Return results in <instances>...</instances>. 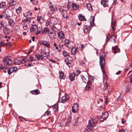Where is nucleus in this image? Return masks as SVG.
I'll list each match as a JSON object with an SVG mask.
<instances>
[{
	"instance_id": "f257e3e1",
	"label": "nucleus",
	"mask_w": 132,
	"mask_h": 132,
	"mask_svg": "<svg viewBox=\"0 0 132 132\" xmlns=\"http://www.w3.org/2000/svg\"><path fill=\"white\" fill-rule=\"evenodd\" d=\"M100 63L101 69L102 71L103 74V82L105 84V85L106 86L107 85L106 83L107 81L106 80L108 78L107 75V73L105 70L104 69V67L105 65V57L104 54L100 55Z\"/></svg>"
},
{
	"instance_id": "f03ea898",
	"label": "nucleus",
	"mask_w": 132,
	"mask_h": 132,
	"mask_svg": "<svg viewBox=\"0 0 132 132\" xmlns=\"http://www.w3.org/2000/svg\"><path fill=\"white\" fill-rule=\"evenodd\" d=\"M25 18L22 21L25 22L23 24V27L24 30H27L30 27L29 23H30L31 21V18L29 17H25Z\"/></svg>"
},
{
	"instance_id": "7ed1b4c3",
	"label": "nucleus",
	"mask_w": 132,
	"mask_h": 132,
	"mask_svg": "<svg viewBox=\"0 0 132 132\" xmlns=\"http://www.w3.org/2000/svg\"><path fill=\"white\" fill-rule=\"evenodd\" d=\"M40 29H38L37 26L36 24L33 25L32 27L30 28V32H31L33 33L36 32V34L37 35L40 34L41 31V29L39 27Z\"/></svg>"
},
{
	"instance_id": "20e7f679",
	"label": "nucleus",
	"mask_w": 132,
	"mask_h": 132,
	"mask_svg": "<svg viewBox=\"0 0 132 132\" xmlns=\"http://www.w3.org/2000/svg\"><path fill=\"white\" fill-rule=\"evenodd\" d=\"M94 121L93 119L89 120L88 124L86 128L85 129L84 132H90V131L92 128L93 126H94Z\"/></svg>"
},
{
	"instance_id": "39448f33",
	"label": "nucleus",
	"mask_w": 132,
	"mask_h": 132,
	"mask_svg": "<svg viewBox=\"0 0 132 132\" xmlns=\"http://www.w3.org/2000/svg\"><path fill=\"white\" fill-rule=\"evenodd\" d=\"M3 62L5 65L9 66L12 63L11 60L7 57L4 58L3 60Z\"/></svg>"
},
{
	"instance_id": "423d86ee",
	"label": "nucleus",
	"mask_w": 132,
	"mask_h": 132,
	"mask_svg": "<svg viewBox=\"0 0 132 132\" xmlns=\"http://www.w3.org/2000/svg\"><path fill=\"white\" fill-rule=\"evenodd\" d=\"M115 38L116 37L114 35H112L111 36H110V35L109 34H108L106 35L107 40L108 41L113 42L114 43H116L115 39Z\"/></svg>"
},
{
	"instance_id": "0eeeda50",
	"label": "nucleus",
	"mask_w": 132,
	"mask_h": 132,
	"mask_svg": "<svg viewBox=\"0 0 132 132\" xmlns=\"http://www.w3.org/2000/svg\"><path fill=\"white\" fill-rule=\"evenodd\" d=\"M79 106L78 104L77 103L75 104L72 108V112L73 113H77L79 110Z\"/></svg>"
},
{
	"instance_id": "6e6552de",
	"label": "nucleus",
	"mask_w": 132,
	"mask_h": 132,
	"mask_svg": "<svg viewBox=\"0 0 132 132\" xmlns=\"http://www.w3.org/2000/svg\"><path fill=\"white\" fill-rule=\"evenodd\" d=\"M111 20V26L112 31L113 32V33H114V32L115 31V28L116 26V20L113 17H112Z\"/></svg>"
},
{
	"instance_id": "1a4fd4ad",
	"label": "nucleus",
	"mask_w": 132,
	"mask_h": 132,
	"mask_svg": "<svg viewBox=\"0 0 132 132\" xmlns=\"http://www.w3.org/2000/svg\"><path fill=\"white\" fill-rule=\"evenodd\" d=\"M108 116V113L107 112H105L103 114L102 117L100 118V120L101 122H103L106 119Z\"/></svg>"
},
{
	"instance_id": "9d476101",
	"label": "nucleus",
	"mask_w": 132,
	"mask_h": 132,
	"mask_svg": "<svg viewBox=\"0 0 132 132\" xmlns=\"http://www.w3.org/2000/svg\"><path fill=\"white\" fill-rule=\"evenodd\" d=\"M18 69L16 67H12L9 69L8 70V73L9 75H10L14 71H16Z\"/></svg>"
},
{
	"instance_id": "9b49d317",
	"label": "nucleus",
	"mask_w": 132,
	"mask_h": 132,
	"mask_svg": "<svg viewBox=\"0 0 132 132\" xmlns=\"http://www.w3.org/2000/svg\"><path fill=\"white\" fill-rule=\"evenodd\" d=\"M71 42L68 39H65L64 40V45L69 48H71L72 45L71 44Z\"/></svg>"
},
{
	"instance_id": "f8f14e48",
	"label": "nucleus",
	"mask_w": 132,
	"mask_h": 132,
	"mask_svg": "<svg viewBox=\"0 0 132 132\" xmlns=\"http://www.w3.org/2000/svg\"><path fill=\"white\" fill-rule=\"evenodd\" d=\"M50 38L52 40H54L56 37V34L55 32H51L48 34Z\"/></svg>"
},
{
	"instance_id": "ddd939ff",
	"label": "nucleus",
	"mask_w": 132,
	"mask_h": 132,
	"mask_svg": "<svg viewBox=\"0 0 132 132\" xmlns=\"http://www.w3.org/2000/svg\"><path fill=\"white\" fill-rule=\"evenodd\" d=\"M112 49L113 52L114 53H119L120 51V49L118 48L117 46L112 47Z\"/></svg>"
},
{
	"instance_id": "4468645a",
	"label": "nucleus",
	"mask_w": 132,
	"mask_h": 132,
	"mask_svg": "<svg viewBox=\"0 0 132 132\" xmlns=\"http://www.w3.org/2000/svg\"><path fill=\"white\" fill-rule=\"evenodd\" d=\"M108 0H102L101 1V4L104 7L108 6L109 3Z\"/></svg>"
},
{
	"instance_id": "2eb2a0df",
	"label": "nucleus",
	"mask_w": 132,
	"mask_h": 132,
	"mask_svg": "<svg viewBox=\"0 0 132 132\" xmlns=\"http://www.w3.org/2000/svg\"><path fill=\"white\" fill-rule=\"evenodd\" d=\"M49 31L50 29L46 27H45L43 29L42 34L44 35H46L47 34H48Z\"/></svg>"
},
{
	"instance_id": "dca6fc26",
	"label": "nucleus",
	"mask_w": 132,
	"mask_h": 132,
	"mask_svg": "<svg viewBox=\"0 0 132 132\" xmlns=\"http://www.w3.org/2000/svg\"><path fill=\"white\" fill-rule=\"evenodd\" d=\"M78 50V48L76 47H74L71 48V52L72 54L73 55H75Z\"/></svg>"
},
{
	"instance_id": "f3484780",
	"label": "nucleus",
	"mask_w": 132,
	"mask_h": 132,
	"mask_svg": "<svg viewBox=\"0 0 132 132\" xmlns=\"http://www.w3.org/2000/svg\"><path fill=\"white\" fill-rule=\"evenodd\" d=\"M76 76V74L74 72L71 73L69 75V78L71 81H73L75 80V77Z\"/></svg>"
},
{
	"instance_id": "a211bd4d",
	"label": "nucleus",
	"mask_w": 132,
	"mask_h": 132,
	"mask_svg": "<svg viewBox=\"0 0 132 132\" xmlns=\"http://www.w3.org/2000/svg\"><path fill=\"white\" fill-rule=\"evenodd\" d=\"M3 31L4 34L6 35H8L10 32V29L5 28H3Z\"/></svg>"
},
{
	"instance_id": "6ab92c4d",
	"label": "nucleus",
	"mask_w": 132,
	"mask_h": 132,
	"mask_svg": "<svg viewBox=\"0 0 132 132\" xmlns=\"http://www.w3.org/2000/svg\"><path fill=\"white\" fill-rule=\"evenodd\" d=\"M73 10H77L79 7L78 5L76 3H73L71 4Z\"/></svg>"
},
{
	"instance_id": "aec40b11",
	"label": "nucleus",
	"mask_w": 132,
	"mask_h": 132,
	"mask_svg": "<svg viewBox=\"0 0 132 132\" xmlns=\"http://www.w3.org/2000/svg\"><path fill=\"white\" fill-rule=\"evenodd\" d=\"M83 29L84 32L85 33H89L90 29L88 26H84Z\"/></svg>"
},
{
	"instance_id": "412c9836",
	"label": "nucleus",
	"mask_w": 132,
	"mask_h": 132,
	"mask_svg": "<svg viewBox=\"0 0 132 132\" xmlns=\"http://www.w3.org/2000/svg\"><path fill=\"white\" fill-rule=\"evenodd\" d=\"M42 43L45 47H47L50 48V44L46 41L43 40L42 42Z\"/></svg>"
},
{
	"instance_id": "4be33fe9",
	"label": "nucleus",
	"mask_w": 132,
	"mask_h": 132,
	"mask_svg": "<svg viewBox=\"0 0 132 132\" xmlns=\"http://www.w3.org/2000/svg\"><path fill=\"white\" fill-rule=\"evenodd\" d=\"M30 93L32 94L37 95L40 94V92L39 89H37L31 91Z\"/></svg>"
},
{
	"instance_id": "5701e85b",
	"label": "nucleus",
	"mask_w": 132,
	"mask_h": 132,
	"mask_svg": "<svg viewBox=\"0 0 132 132\" xmlns=\"http://www.w3.org/2000/svg\"><path fill=\"white\" fill-rule=\"evenodd\" d=\"M68 95L63 96L61 99V102L63 103L66 102L68 99Z\"/></svg>"
},
{
	"instance_id": "b1692460",
	"label": "nucleus",
	"mask_w": 132,
	"mask_h": 132,
	"mask_svg": "<svg viewBox=\"0 0 132 132\" xmlns=\"http://www.w3.org/2000/svg\"><path fill=\"white\" fill-rule=\"evenodd\" d=\"M49 5H50V8L51 11L54 12L56 10V7L54 6L53 4H52L51 2H50Z\"/></svg>"
},
{
	"instance_id": "393cba45",
	"label": "nucleus",
	"mask_w": 132,
	"mask_h": 132,
	"mask_svg": "<svg viewBox=\"0 0 132 132\" xmlns=\"http://www.w3.org/2000/svg\"><path fill=\"white\" fill-rule=\"evenodd\" d=\"M58 36L61 39H63L64 38V34L62 32L58 33Z\"/></svg>"
},
{
	"instance_id": "a878e982",
	"label": "nucleus",
	"mask_w": 132,
	"mask_h": 132,
	"mask_svg": "<svg viewBox=\"0 0 132 132\" xmlns=\"http://www.w3.org/2000/svg\"><path fill=\"white\" fill-rule=\"evenodd\" d=\"M42 55L43 56H44L45 57H47L49 56L50 55V54L48 52L43 51L41 53Z\"/></svg>"
},
{
	"instance_id": "bb28decb",
	"label": "nucleus",
	"mask_w": 132,
	"mask_h": 132,
	"mask_svg": "<svg viewBox=\"0 0 132 132\" xmlns=\"http://www.w3.org/2000/svg\"><path fill=\"white\" fill-rule=\"evenodd\" d=\"M9 25L11 27L14 26L15 24V22L13 19H9Z\"/></svg>"
},
{
	"instance_id": "cd10ccee",
	"label": "nucleus",
	"mask_w": 132,
	"mask_h": 132,
	"mask_svg": "<svg viewBox=\"0 0 132 132\" xmlns=\"http://www.w3.org/2000/svg\"><path fill=\"white\" fill-rule=\"evenodd\" d=\"M92 17L90 19V26L91 27H93L94 26V21L95 20V17Z\"/></svg>"
},
{
	"instance_id": "c85d7f7f",
	"label": "nucleus",
	"mask_w": 132,
	"mask_h": 132,
	"mask_svg": "<svg viewBox=\"0 0 132 132\" xmlns=\"http://www.w3.org/2000/svg\"><path fill=\"white\" fill-rule=\"evenodd\" d=\"M59 78L61 79H64L65 78L63 72L62 71L60 72Z\"/></svg>"
},
{
	"instance_id": "c756f323",
	"label": "nucleus",
	"mask_w": 132,
	"mask_h": 132,
	"mask_svg": "<svg viewBox=\"0 0 132 132\" xmlns=\"http://www.w3.org/2000/svg\"><path fill=\"white\" fill-rule=\"evenodd\" d=\"M35 57L38 60H42L44 58L42 55H41L39 54H36Z\"/></svg>"
},
{
	"instance_id": "7c9ffc66",
	"label": "nucleus",
	"mask_w": 132,
	"mask_h": 132,
	"mask_svg": "<svg viewBox=\"0 0 132 132\" xmlns=\"http://www.w3.org/2000/svg\"><path fill=\"white\" fill-rule=\"evenodd\" d=\"M66 7L65 6H61L59 7V9L60 11L61 12H66Z\"/></svg>"
},
{
	"instance_id": "2f4dec72",
	"label": "nucleus",
	"mask_w": 132,
	"mask_h": 132,
	"mask_svg": "<svg viewBox=\"0 0 132 132\" xmlns=\"http://www.w3.org/2000/svg\"><path fill=\"white\" fill-rule=\"evenodd\" d=\"M88 81H87V85L86 86L85 88L84 89V91L86 92L89 90L91 88L89 86L90 83H88Z\"/></svg>"
},
{
	"instance_id": "473e14b6",
	"label": "nucleus",
	"mask_w": 132,
	"mask_h": 132,
	"mask_svg": "<svg viewBox=\"0 0 132 132\" xmlns=\"http://www.w3.org/2000/svg\"><path fill=\"white\" fill-rule=\"evenodd\" d=\"M9 4L11 6H12L16 5V2L13 0H10Z\"/></svg>"
},
{
	"instance_id": "72a5a7b5",
	"label": "nucleus",
	"mask_w": 132,
	"mask_h": 132,
	"mask_svg": "<svg viewBox=\"0 0 132 132\" xmlns=\"http://www.w3.org/2000/svg\"><path fill=\"white\" fill-rule=\"evenodd\" d=\"M37 17V20L40 23H43L44 22V19L43 17Z\"/></svg>"
},
{
	"instance_id": "f704fd0d",
	"label": "nucleus",
	"mask_w": 132,
	"mask_h": 132,
	"mask_svg": "<svg viewBox=\"0 0 132 132\" xmlns=\"http://www.w3.org/2000/svg\"><path fill=\"white\" fill-rule=\"evenodd\" d=\"M87 9L89 11H91L92 10V5L90 4H88L86 5Z\"/></svg>"
},
{
	"instance_id": "c9c22d12",
	"label": "nucleus",
	"mask_w": 132,
	"mask_h": 132,
	"mask_svg": "<svg viewBox=\"0 0 132 132\" xmlns=\"http://www.w3.org/2000/svg\"><path fill=\"white\" fill-rule=\"evenodd\" d=\"M107 88L108 89V92L109 93L111 92L112 90L113 87L111 86L108 85Z\"/></svg>"
},
{
	"instance_id": "e433bc0d",
	"label": "nucleus",
	"mask_w": 132,
	"mask_h": 132,
	"mask_svg": "<svg viewBox=\"0 0 132 132\" xmlns=\"http://www.w3.org/2000/svg\"><path fill=\"white\" fill-rule=\"evenodd\" d=\"M71 120L70 118L68 119L66 123V125L68 127H69L71 124Z\"/></svg>"
},
{
	"instance_id": "4c0bfd02",
	"label": "nucleus",
	"mask_w": 132,
	"mask_h": 132,
	"mask_svg": "<svg viewBox=\"0 0 132 132\" xmlns=\"http://www.w3.org/2000/svg\"><path fill=\"white\" fill-rule=\"evenodd\" d=\"M32 14V13L30 12H26L24 13V16H31Z\"/></svg>"
},
{
	"instance_id": "58836bf2",
	"label": "nucleus",
	"mask_w": 132,
	"mask_h": 132,
	"mask_svg": "<svg viewBox=\"0 0 132 132\" xmlns=\"http://www.w3.org/2000/svg\"><path fill=\"white\" fill-rule=\"evenodd\" d=\"M6 3L4 2H2L0 3V8H3L5 7Z\"/></svg>"
},
{
	"instance_id": "ea45409f",
	"label": "nucleus",
	"mask_w": 132,
	"mask_h": 132,
	"mask_svg": "<svg viewBox=\"0 0 132 132\" xmlns=\"http://www.w3.org/2000/svg\"><path fill=\"white\" fill-rule=\"evenodd\" d=\"M20 63L21 64H23L27 62L28 61V60L27 58H24L22 60H20Z\"/></svg>"
},
{
	"instance_id": "a19ab883",
	"label": "nucleus",
	"mask_w": 132,
	"mask_h": 132,
	"mask_svg": "<svg viewBox=\"0 0 132 132\" xmlns=\"http://www.w3.org/2000/svg\"><path fill=\"white\" fill-rule=\"evenodd\" d=\"M75 72L76 75L77 76L79 75L80 73V70L78 69L77 68H76V69L75 70Z\"/></svg>"
},
{
	"instance_id": "79ce46f5",
	"label": "nucleus",
	"mask_w": 132,
	"mask_h": 132,
	"mask_svg": "<svg viewBox=\"0 0 132 132\" xmlns=\"http://www.w3.org/2000/svg\"><path fill=\"white\" fill-rule=\"evenodd\" d=\"M36 60L34 57L31 56L29 57L28 61L29 62H31Z\"/></svg>"
},
{
	"instance_id": "37998d69",
	"label": "nucleus",
	"mask_w": 132,
	"mask_h": 132,
	"mask_svg": "<svg viewBox=\"0 0 132 132\" xmlns=\"http://www.w3.org/2000/svg\"><path fill=\"white\" fill-rule=\"evenodd\" d=\"M63 54L64 56L65 57L70 56L69 54L67 52L65 51H63Z\"/></svg>"
},
{
	"instance_id": "c03bdc74",
	"label": "nucleus",
	"mask_w": 132,
	"mask_h": 132,
	"mask_svg": "<svg viewBox=\"0 0 132 132\" xmlns=\"http://www.w3.org/2000/svg\"><path fill=\"white\" fill-rule=\"evenodd\" d=\"M58 105L57 104H55L53 106V109L55 111L58 109Z\"/></svg>"
},
{
	"instance_id": "a18cd8bd",
	"label": "nucleus",
	"mask_w": 132,
	"mask_h": 132,
	"mask_svg": "<svg viewBox=\"0 0 132 132\" xmlns=\"http://www.w3.org/2000/svg\"><path fill=\"white\" fill-rule=\"evenodd\" d=\"M21 8L20 7H19V8L16 9V11L18 14H19L21 11Z\"/></svg>"
},
{
	"instance_id": "49530a36",
	"label": "nucleus",
	"mask_w": 132,
	"mask_h": 132,
	"mask_svg": "<svg viewBox=\"0 0 132 132\" xmlns=\"http://www.w3.org/2000/svg\"><path fill=\"white\" fill-rule=\"evenodd\" d=\"M51 114L50 112L49 111H47L44 114L45 116H48Z\"/></svg>"
},
{
	"instance_id": "de8ad7c7",
	"label": "nucleus",
	"mask_w": 132,
	"mask_h": 132,
	"mask_svg": "<svg viewBox=\"0 0 132 132\" xmlns=\"http://www.w3.org/2000/svg\"><path fill=\"white\" fill-rule=\"evenodd\" d=\"M15 64L16 65H19L21 63H20V60H15Z\"/></svg>"
},
{
	"instance_id": "09e8293b",
	"label": "nucleus",
	"mask_w": 132,
	"mask_h": 132,
	"mask_svg": "<svg viewBox=\"0 0 132 132\" xmlns=\"http://www.w3.org/2000/svg\"><path fill=\"white\" fill-rule=\"evenodd\" d=\"M32 3L34 5H36L38 3V0H33Z\"/></svg>"
},
{
	"instance_id": "8fccbe9b",
	"label": "nucleus",
	"mask_w": 132,
	"mask_h": 132,
	"mask_svg": "<svg viewBox=\"0 0 132 132\" xmlns=\"http://www.w3.org/2000/svg\"><path fill=\"white\" fill-rule=\"evenodd\" d=\"M7 45V43H4V42H0V46H5Z\"/></svg>"
},
{
	"instance_id": "3c124183",
	"label": "nucleus",
	"mask_w": 132,
	"mask_h": 132,
	"mask_svg": "<svg viewBox=\"0 0 132 132\" xmlns=\"http://www.w3.org/2000/svg\"><path fill=\"white\" fill-rule=\"evenodd\" d=\"M126 122V120L123 118L122 119V124L125 123Z\"/></svg>"
},
{
	"instance_id": "603ef678",
	"label": "nucleus",
	"mask_w": 132,
	"mask_h": 132,
	"mask_svg": "<svg viewBox=\"0 0 132 132\" xmlns=\"http://www.w3.org/2000/svg\"><path fill=\"white\" fill-rule=\"evenodd\" d=\"M5 68L4 67L2 66L1 65H0V70H2Z\"/></svg>"
},
{
	"instance_id": "864d4df0",
	"label": "nucleus",
	"mask_w": 132,
	"mask_h": 132,
	"mask_svg": "<svg viewBox=\"0 0 132 132\" xmlns=\"http://www.w3.org/2000/svg\"><path fill=\"white\" fill-rule=\"evenodd\" d=\"M61 49H59L57 51H56V53H61Z\"/></svg>"
},
{
	"instance_id": "5fc2aeb1",
	"label": "nucleus",
	"mask_w": 132,
	"mask_h": 132,
	"mask_svg": "<svg viewBox=\"0 0 132 132\" xmlns=\"http://www.w3.org/2000/svg\"><path fill=\"white\" fill-rule=\"evenodd\" d=\"M129 79L130 80V82L132 83V75H131L130 77H129Z\"/></svg>"
},
{
	"instance_id": "6e6d98bb",
	"label": "nucleus",
	"mask_w": 132,
	"mask_h": 132,
	"mask_svg": "<svg viewBox=\"0 0 132 132\" xmlns=\"http://www.w3.org/2000/svg\"><path fill=\"white\" fill-rule=\"evenodd\" d=\"M66 64L69 66H70L71 65V63L70 62H67Z\"/></svg>"
},
{
	"instance_id": "4d7b16f0",
	"label": "nucleus",
	"mask_w": 132,
	"mask_h": 132,
	"mask_svg": "<svg viewBox=\"0 0 132 132\" xmlns=\"http://www.w3.org/2000/svg\"><path fill=\"white\" fill-rule=\"evenodd\" d=\"M78 122L77 121H75V123H73V125L74 126H77V123Z\"/></svg>"
},
{
	"instance_id": "13d9d810",
	"label": "nucleus",
	"mask_w": 132,
	"mask_h": 132,
	"mask_svg": "<svg viewBox=\"0 0 132 132\" xmlns=\"http://www.w3.org/2000/svg\"><path fill=\"white\" fill-rule=\"evenodd\" d=\"M120 131L121 132H126L125 130L124 129H120Z\"/></svg>"
},
{
	"instance_id": "bf43d9fd",
	"label": "nucleus",
	"mask_w": 132,
	"mask_h": 132,
	"mask_svg": "<svg viewBox=\"0 0 132 132\" xmlns=\"http://www.w3.org/2000/svg\"><path fill=\"white\" fill-rule=\"evenodd\" d=\"M33 66V65L32 63H29L28 65V67H29Z\"/></svg>"
},
{
	"instance_id": "052dcab7",
	"label": "nucleus",
	"mask_w": 132,
	"mask_h": 132,
	"mask_svg": "<svg viewBox=\"0 0 132 132\" xmlns=\"http://www.w3.org/2000/svg\"><path fill=\"white\" fill-rule=\"evenodd\" d=\"M65 61L66 62V63H67V62H69V60L68 59L66 58L65 59Z\"/></svg>"
},
{
	"instance_id": "680f3d73",
	"label": "nucleus",
	"mask_w": 132,
	"mask_h": 132,
	"mask_svg": "<svg viewBox=\"0 0 132 132\" xmlns=\"http://www.w3.org/2000/svg\"><path fill=\"white\" fill-rule=\"evenodd\" d=\"M19 118L21 120V121H23V120H24V118L22 117H19Z\"/></svg>"
},
{
	"instance_id": "e2e57ef3",
	"label": "nucleus",
	"mask_w": 132,
	"mask_h": 132,
	"mask_svg": "<svg viewBox=\"0 0 132 132\" xmlns=\"http://www.w3.org/2000/svg\"><path fill=\"white\" fill-rule=\"evenodd\" d=\"M79 20L82 21V17H78Z\"/></svg>"
},
{
	"instance_id": "0e129e2a",
	"label": "nucleus",
	"mask_w": 132,
	"mask_h": 132,
	"mask_svg": "<svg viewBox=\"0 0 132 132\" xmlns=\"http://www.w3.org/2000/svg\"><path fill=\"white\" fill-rule=\"evenodd\" d=\"M120 72H121V71H119L118 72H116V74L117 75H118L120 73Z\"/></svg>"
},
{
	"instance_id": "69168bd1",
	"label": "nucleus",
	"mask_w": 132,
	"mask_h": 132,
	"mask_svg": "<svg viewBox=\"0 0 132 132\" xmlns=\"http://www.w3.org/2000/svg\"><path fill=\"white\" fill-rule=\"evenodd\" d=\"M35 37L34 36H33L32 38V39L33 41H34L35 40Z\"/></svg>"
},
{
	"instance_id": "338daca9",
	"label": "nucleus",
	"mask_w": 132,
	"mask_h": 132,
	"mask_svg": "<svg viewBox=\"0 0 132 132\" xmlns=\"http://www.w3.org/2000/svg\"><path fill=\"white\" fill-rule=\"evenodd\" d=\"M23 35H26L27 34V33L26 32H23Z\"/></svg>"
},
{
	"instance_id": "774afa93",
	"label": "nucleus",
	"mask_w": 132,
	"mask_h": 132,
	"mask_svg": "<svg viewBox=\"0 0 132 132\" xmlns=\"http://www.w3.org/2000/svg\"><path fill=\"white\" fill-rule=\"evenodd\" d=\"M129 89H126V92L127 93H128L129 92Z\"/></svg>"
}]
</instances>
